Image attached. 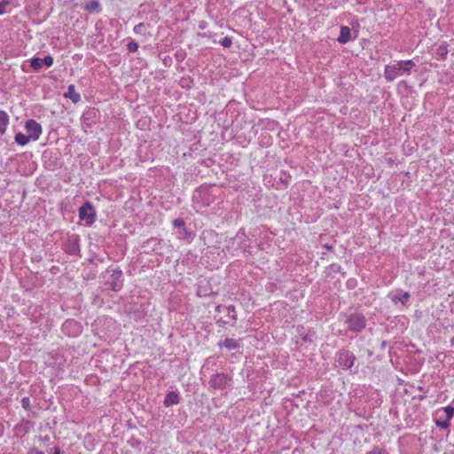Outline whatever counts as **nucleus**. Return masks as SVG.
Instances as JSON below:
<instances>
[{
  "label": "nucleus",
  "instance_id": "obj_1",
  "mask_svg": "<svg viewBox=\"0 0 454 454\" xmlns=\"http://www.w3.org/2000/svg\"><path fill=\"white\" fill-rule=\"evenodd\" d=\"M416 64L413 60H400L385 66L384 77L387 82H393L402 75H410Z\"/></svg>",
  "mask_w": 454,
  "mask_h": 454
},
{
  "label": "nucleus",
  "instance_id": "obj_2",
  "mask_svg": "<svg viewBox=\"0 0 454 454\" xmlns=\"http://www.w3.org/2000/svg\"><path fill=\"white\" fill-rule=\"evenodd\" d=\"M346 323L350 331L358 333L365 328L366 319L364 315L356 313L349 315L346 319Z\"/></svg>",
  "mask_w": 454,
  "mask_h": 454
},
{
  "label": "nucleus",
  "instance_id": "obj_3",
  "mask_svg": "<svg viewBox=\"0 0 454 454\" xmlns=\"http://www.w3.org/2000/svg\"><path fill=\"white\" fill-rule=\"evenodd\" d=\"M79 218L85 221L88 225H91L95 222L96 213L90 201H86L83 206L79 208Z\"/></svg>",
  "mask_w": 454,
  "mask_h": 454
},
{
  "label": "nucleus",
  "instance_id": "obj_4",
  "mask_svg": "<svg viewBox=\"0 0 454 454\" xmlns=\"http://www.w3.org/2000/svg\"><path fill=\"white\" fill-rule=\"evenodd\" d=\"M356 361L355 355L346 349L340 350L337 353V363L344 370L350 369Z\"/></svg>",
  "mask_w": 454,
  "mask_h": 454
},
{
  "label": "nucleus",
  "instance_id": "obj_5",
  "mask_svg": "<svg viewBox=\"0 0 454 454\" xmlns=\"http://www.w3.org/2000/svg\"><path fill=\"white\" fill-rule=\"evenodd\" d=\"M25 128L28 133V137L32 140L36 141L40 137L43 129L41 124L36 121L32 119L27 121L25 123Z\"/></svg>",
  "mask_w": 454,
  "mask_h": 454
},
{
  "label": "nucleus",
  "instance_id": "obj_6",
  "mask_svg": "<svg viewBox=\"0 0 454 454\" xmlns=\"http://www.w3.org/2000/svg\"><path fill=\"white\" fill-rule=\"evenodd\" d=\"M122 271L120 270H113L110 278L107 280L106 284L110 286L113 291H120L122 287V280H121Z\"/></svg>",
  "mask_w": 454,
  "mask_h": 454
},
{
  "label": "nucleus",
  "instance_id": "obj_7",
  "mask_svg": "<svg viewBox=\"0 0 454 454\" xmlns=\"http://www.w3.org/2000/svg\"><path fill=\"white\" fill-rule=\"evenodd\" d=\"M53 64V58L50 55L45 56L43 59L41 58H33L30 60V66L34 70H39L44 65L47 67H51Z\"/></svg>",
  "mask_w": 454,
  "mask_h": 454
},
{
  "label": "nucleus",
  "instance_id": "obj_8",
  "mask_svg": "<svg viewBox=\"0 0 454 454\" xmlns=\"http://www.w3.org/2000/svg\"><path fill=\"white\" fill-rule=\"evenodd\" d=\"M229 382V378L223 373H217L213 375L209 384L215 388H223Z\"/></svg>",
  "mask_w": 454,
  "mask_h": 454
},
{
  "label": "nucleus",
  "instance_id": "obj_9",
  "mask_svg": "<svg viewBox=\"0 0 454 454\" xmlns=\"http://www.w3.org/2000/svg\"><path fill=\"white\" fill-rule=\"evenodd\" d=\"M220 348H226L227 349H236L240 347L239 340L232 339V338H226L223 341L219 342Z\"/></svg>",
  "mask_w": 454,
  "mask_h": 454
},
{
  "label": "nucleus",
  "instance_id": "obj_10",
  "mask_svg": "<svg viewBox=\"0 0 454 454\" xmlns=\"http://www.w3.org/2000/svg\"><path fill=\"white\" fill-rule=\"evenodd\" d=\"M180 402L179 395L176 392L171 391L167 394L165 400H164V405L166 407L172 406L174 404H177Z\"/></svg>",
  "mask_w": 454,
  "mask_h": 454
},
{
  "label": "nucleus",
  "instance_id": "obj_11",
  "mask_svg": "<svg viewBox=\"0 0 454 454\" xmlns=\"http://www.w3.org/2000/svg\"><path fill=\"white\" fill-rule=\"evenodd\" d=\"M350 34H351V30L348 27H347V26L341 27L340 35L338 37V42L342 44L348 43L350 40Z\"/></svg>",
  "mask_w": 454,
  "mask_h": 454
},
{
  "label": "nucleus",
  "instance_id": "obj_12",
  "mask_svg": "<svg viewBox=\"0 0 454 454\" xmlns=\"http://www.w3.org/2000/svg\"><path fill=\"white\" fill-rule=\"evenodd\" d=\"M10 118L5 111L0 110V135H4L9 124Z\"/></svg>",
  "mask_w": 454,
  "mask_h": 454
},
{
  "label": "nucleus",
  "instance_id": "obj_13",
  "mask_svg": "<svg viewBox=\"0 0 454 454\" xmlns=\"http://www.w3.org/2000/svg\"><path fill=\"white\" fill-rule=\"evenodd\" d=\"M65 98H68L74 103H77L81 100V96L75 91L74 85L71 84L67 88V91L65 93Z\"/></svg>",
  "mask_w": 454,
  "mask_h": 454
},
{
  "label": "nucleus",
  "instance_id": "obj_14",
  "mask_svg": "<svg viewBox=\"0 0 454 454\" xmlns=\"http://www.w3.org/2000/svg\"><path fill=\"white\" fill-rule=\"evenodd\" d=\"M84 10L89 12H100L99 0H90L84 5Z\"/></svg>",
  "mask_w": 454,
  "mask_h": 454
},
{
  "label": "nucleus",
  "instance_id": "obj_15",
  "mask_svg": "<svg viewBox=\"0 0 454 454\" xmlns=\"http://www.w3.org/2000/svg\"><path fill=\"white\" fill-rule=\"evenodd\" d=\"M409 299L410 294L408 292H402L400 294H395L391 297V300L395 304L400 301L404 305L409 301Z\"/></svg>",
  "mask_w": 454,
  "mask_h": 454
},
{
  "label": "nucleus",
  "instance_id": "obj_16",
  "mask_svg": "<svg viewBox=\"0 0 454 454\" xmlns=\"http://www.w3.org/2000/svg\"><path fill=\"white\" fill-rule=\"evenodd\" d=\"M435 424L438 427L445 429L450 427V421H449L442 414H439L435 419Z\"/></svg>",
  "mask_w": 454,
  "mask_h": 454
},
{
  "label": "nucleus",
  "instance_id": "obj_17",
  "mask_svg": "<svg viewBox=\"0 0 454 454\" xmlns=\"http://www.w3.org/2000/svg\"><path fill=\"white\" fill-rule=\"evenodd\" d=\"M14 139L18 145L24 146L29 142L31 138L28 136H26L25 134L20 132L16 134Z\"/></svg>",
  "mask_w": 454,
  "mask_h": 454
},
{
  "label": "nucleus",
  "instance_id": "obj_18",
  "mask_svg": "<svg viewBox=\"0 0 454 454\" xmlns=\"http://www.w3.org/2000/svg\"><path fill=\"white\" fill-rule=\"evenodd\" d=\"M148 27H149L148 24H145V23L141 22L134 27L133 31L135 34H137V35H145Z\"/></svg>",
  "mask_w": 454,
  "mask_h": 454
},
{
  "label": "nucleus",
  "instance_id": "obj_19",
  "mask_svg": "<svg viewBox=\"0 0 454 454\" xmlns=\"http://www.w3.org/2000/svg\"><path fill=\"white\" fill-rule=\"evenodd\" d=\"M441 412L443 413V416L449 420L450 421L451 419L453 418L454 416V407L452 406H446L444 408H442L441 410Z\"/></svg>",
  "mask_w": 454,
  "mask_h": 454
},
{
  "label": "nucleus",
  "instance_id": "obj_20",
  "mask_svg": "<svg viewBox=\"0 0 454 454\" xmlns=\"http://www.w3.org/2000/svg\"><path fill=\"white\" fill-rule=\"evenodd\" d=\"M225 310L227 311V317L231 319H232L234 322L237 321V314L235 310V307L233 305L227 306L225 308Z\"/></svg>",
  "mask_w": 454,
  "mask_h": 454
},
{
  "label": "nucleus",
  "instance_id": "obj_21",
  "mask_svg": "<svg viewBox=\"0 0 454 454\" xmlns=\"http://www.w3.org/2000/svg\"><path fill=\"white\" fill-rule=\"evenodd\" d=\"M178 238L183 239H190L192 238V233L190 232L185 227L178 231Z\"/></svg>",
  "mask_w": 454,
  "mask_h": 454
},
{
  "label": "nucleus",
  "instance_id": "obj_22",
  "mask_svg": "<svg viewBox=\"0 0 454 454\" xmlns=\"http://www.w3.org/2000/svg\"><path fill=\"white\" fill-rule=\"evenodd\" d=\"M366 454H388L387 451L380 447L375 446L373 449Z\"/></svg>",
  "mask_w": 454,
  "mask_h": 454
},
{
  "label": "nucleus",
  "instance_id": "obj_23",
  "mask_svg": "<svg viewBox=\"0 0 454 454\" xmlns=\"http://www.w3.org/2000/svg\"><path fill=\"white\" fill-rule=\"evenodd\" d=\"M127 49L129 52H136L138 49V44L135 41H130L127 45Z\"/></svg>",
  "mask_w": 454,
  "mask_h": 454
},
{
  "label": "nucleus",
  "instance_id": "obj_24",
  "mask_svg": "<svg viewBox=\"0 0 454 454\" xmlns=\"http://www.w3.org/2000/svg\"><path fill=\"white\" fill-rule=\"evenodd\" d=\"M173 226H174L175 228H178V229H179V231H180L181 229H183L184 227H185V224H184V220H182V219H180V218H176V219H175V220L173 221Z\"/></svg>",
  "mask_w": 454,
  "mask_h": 454
},
{
  "label": "nucleus",
  "instance_id": "obj_25",
  "mask_svg": "<svg viewBox=\"0 0 454 454\" xmlns=\"http://www.w3.org/2000/svg\"><path fill=\"white\" fill-rule=\"evenodd\" d=\"M20 403H21V406H22L25 410L28 411V410L30 409V406H31V405H30V399H29V397H23V398L21 399V402H20Z\"/></svg>",
  "mask_w": 454,
  "mask_h": 454
},
{
  "label": "nucleus",
  "instance_id": "obj_26",
  "mask_svg": "<svg viewBox=\"0 0 454 454\" xmlns=\"http://www.w3.org/2000/svg\"><path fill=\"white\" fill-rule=\"evenodd\" d=\"M220 43H221L223 47H225V48H229V47H231V44H232V40H231V37L226 36V37H224V38L220 42Z\"/></svg>",
  "mask_w": 454,
  "mask_h": 454
},
{
  "label": "nucleus",
  "instance_id": "obj_27",
  "mask_svg": "<svg viewBox=\"0 0 454 454\" xmlns=\"http://www.w3.org/2000/svg\"><path fill=\"white\" fill-rule=\"evenodd\" d=\"M9 4V1L4 0L0 2V14H4L6 12V7Z\"/></svg>",
  "mask_w": 454,
  "mask_h": 454
},
{
  "label": "nucleus",
  "instance_id": "obj_28",
  "mask_svg": "<svg viewBox=\"0 0 454 454\" xmlns=\"http://www.w3.org/2000/svg\"><path fill=\"white\" fill-rule=\"evenodd\" d=\"M448 53V50L445 46H439L437 49V54L441 57L444 58L445 55Z\"/></svg>",
  "mask_w": 454,
  "mask_h": 454
},
{
  "label": "nucleus",
  "instance_id": "obj_29",
  "mask_svg": "<svg viewBox=\"0 0 454 454\" xmlns=\"http://www.w3.org/2000/svg\"><path fill=\"white\" fill-rule=\"evenodd\" d=\"M73 326H77L76 322H74V321H67V322L63 325V328H64V329H67V328H69V327H73Z\"/></svg>",
  "mask_w": 454,
  "mask_h": 454
},
{
  "label": "nucleus",
  "instance_id": "obj_30",
  "mask_svg": "<svg viewBox=\"0 0 454 454\" xmlns=\"http://www.w3.org/2000/svg\"><path fill=\"white\" fill-rule=\"evenodd\" d=\"M27 454H44L42 450H39L35 448L31 449Z\"/></svg>",
  "mask_w": 454,
  "mask_h": 454
},
{
  "label": "nucleus",
  "instance_id": "obj_31",
  "mask_svg": "<svg viewBox=\"0 0 454 454\" xmlns=\"http://www.w3.org/2000/svg\"><path fill=\"white\" fill-rule=\"evenodd\" d=\"M77 251V247L75 245H73L68 250L67 252L70 253V254H74L75 252Z\"/></svg>",
  "mask_w": 454,
  "mask_h": 454
},
{
  "label": "nucleus",
  "instance_id": "obj_32",
  "mask_svg": "<svg viewBox=\"0 0 454 454\" xmlns=\"http://www.w3.org/2000/svg\"><path fill=\"white\" fill-rule=\"evenodd\" d=\"M225 308L224 306L223 305H218L216 308H215V311L217 312H222L223 310H225Z\"/></svg>",
  "mask_w": 454,
  "mask_h": 454
},
{
  "label": "nucleus",
  "instance_id": "obj_33",
  "mask_svg": "<svg viewBox=\"0 0 454 454\" xmlns=\"http://www.w3.org/2000/svg\"><path fill=\"white\" fill-rule=\"evenodd\" d=\"M51 454H61L60 449L59 447L53 448Z\"/></svg>",
  "mask_w": 454,
  "mask_h": 454
},
{
  "label": "nucleus",
  "instance_id": "obj_34",
  "mask_svg": "<svg viewBox=\"0 0 454 454\" xmlns=\"http://www.w3.org/2000/svg\"><path fill=\"white\" fill-rule=\"evenodd\" d=\"M452 345H454V337L450 340Z\"/></svg>",
  "mask_w": 454,
  "mask_h": 454
},
{
  "label": "nucleus",
  "instance_id": "obj_35",
  "mask_svg": "<svg viewBox=\"0 0 454 454\" xmlns=\"http://www.w3.org/2000/svg\"><path fill=\"white\" fill-rule=\"evenodd\" d=\"M223 324H228V323H229V321H227V320H223Z\"/></svg>",
  "mask_w": 454,
  "mask_h": 454
}]
</instances>
